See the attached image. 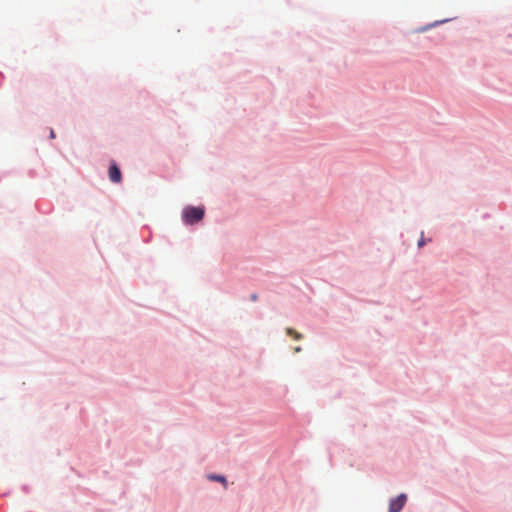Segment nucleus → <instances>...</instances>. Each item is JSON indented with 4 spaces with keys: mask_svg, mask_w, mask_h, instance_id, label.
I'll return each mask as SVG.
<instances>
[{
    "mask_svg": "<svg viewBox=\"0 0 512 512\" xmlns=\"http://www.w3.org/2000/svg\"><path fill=\"white\" fill-rule=\"evenodd\" d=\"M423 244H424V241H423V240H420V241L418 242V246H419V247H421Z\"/></svg>",
    "mask_w": 512,
    "mask_h": 512,
    "instance_id": "obj_8",
    "label": "nucleus"
},
{
    "mask_svg": "<svg viewBox=\"0 0 512 512\" xmlns=\"http://www.w3.org/2000/svg\"><path fill=\"white\" fill-rule=\"evenodd\" d=\"M209 479L210 480H213V481H218V482H221L223 483L224 485H226V479L224 476H221V475H210L209 476Z\"/></svg>",
    "mask_w": 512,
    "mask_h": 512,
    "instance_id": "obj_5",
    "label": "nucleus"
},
{
    "mask_svg": "<svg viewBox=\"0 0 512 512\" xmlns=\"http://www.w3.org/2000/svg\"><path fill=\"white\" fill-rule=\"evenodd\" d=\"M294 350H295V352H300L301 348L300 347H296Z\"/></svg>",
    "mask_w": 512,
    "mask_h": 512,
    "instance_id": "obj_9",
    "label": "nucleus"
},
{
    "mask_svg": "<svg viewBox=\"0 0 512 512\" xmlns=\"http://www.w3.org/2000/svg\"><path fill=\"white\" fill-rule=\"evenodd\" d=\"M286 333L292 336L295 340H300L302 338V335L297 331L293 330L292 328H287Z\"/></svg>",
    "mask_w": 512,
    "mask_h": 512,
    "instance_id": "obj_4",
    "label": "nucleus"
},
{
    "mask_svg": "<svg viewBox=\"0 0 512 512\" xmlns=\"http://www.w3.org/2000/svg\"><path fill=\"white\" fill-rule=\"evenodd\" d=\"M108 172H109V179L113 183H120L121 182L122 174H121V171H120L119 167L117 166V164L115 162H112L110 164Z\"/></svg>",
    "mask_w": 512,
    "mask_h": 512,
    "instance_id": "obj_3",
    "label": "nucleus"
},
{
    "mask_svg": "<svg viewBox=\"0 0 512 512\" xmlns=\"http://www.w3.org/2000/svg\"><path fill=\"white\" fill-rule=\"evenodd\" d=\"M251 300L252 301H256L257 300V295L256 294H252L251 295Z\"/></svg>",
    "mask_w": 512,
    "mask_h": 512,
    "instance_id": "obj_6",
    "label": "nucleus"
},
{
    "mask_svg": "<svg viewBox=\"0 0 512 512\" xmlns=\"http://www.w3.org/2000/svg\"><path fill=\"white\" fill-rule=\"evenodd\" d=\"M50 137H51V138H54V137H55V133H54V131H53V130H51V132H50Z\"/></svg>",
    "mask_w": 512,
    "mask_h": 512,
    "instance_id": "obj_7",
    "label": "nucleus"
},
{
    "mask_svg": "<svg viewBox=\"0 0 512 512\" xmlns=\"http://www.w3.org/2000/svg\"><path fill=\"white\" fill-rule=\"evenodd\" d=\"M407 501L406 494L402 493L389 502V512H400Z\"/></svg>",
    "mask_w": 512,
    "mask_h": 512,
    "instance_id": "obj_2",
    "label": "nucleus"
},
{
    "mask_svg": "<svg viewBox=\"0 0 512 512\" xmlns=\"http://www.w3.org/2000/svg\"><path fill=\"white\" fill-rule=\"evenodd\" d=\"M183 220L188 225L200 222L204 217V209L201 207L188 206L183 210Z\"/></svg>",
    "mask_w": 512,
    "mask_h": 512,
    "instance_id": "obj_1",
    "label": "nucleus"
}]
</instances>
